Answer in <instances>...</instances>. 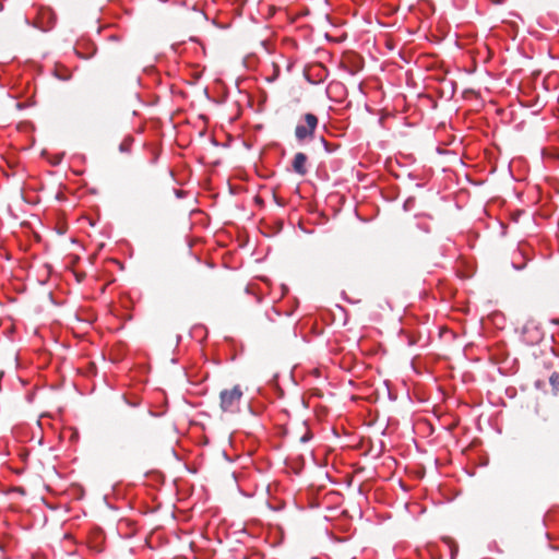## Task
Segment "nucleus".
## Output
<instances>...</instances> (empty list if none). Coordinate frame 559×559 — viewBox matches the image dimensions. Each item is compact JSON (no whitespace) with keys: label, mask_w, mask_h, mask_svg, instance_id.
Instances as JSON below:
<instances>
[{"label":"nucleus","mask_w":559,"mask_h":559,"mask_svg":"<svg viewBox=\"0 0 559 559\" xmlns=\"http://www.w3.org/2000/svg\"><path fill=\"white\" fill-rule=\"evenodd\" d=\"M2 9V5L0 4V10Z\"/></svg>","instance_id":"9"},{"label":"nucleus","mask_w":559,"mask_h":559,"mask_svg":"<svg viewBox=\"0 0 559 559\" xmlns=\"http://www.w3.org/2000/svg\"><path fill=\"white\" fill-rule=\"evenodd\" d=\"M545 338L543 329L535 322H527L522 329V341L527 345H537Z\"/></svg>","instance_id":"3"},{"label":"nucleus","mask_w":559,"mask_h":559,"mask_svg":"<svg viewBox=\"0 0 559 559\" xmlns=\"http://www.w3.org/2000/svg\"><path fill=\"white\" fill-rule=\"evenodd\" d=\"M549 382L554 386V389H557L559 385V372H552L549 377Z\"/></svg>","instance_id":"6"},{"label":"nucleus","mask_w":559,"mask_h":559,"mask_svg":"<svg viewBox=\"0 0 559 559\" xmlns=\"http://www.w3.org/2000/svg\"><path fill=\"white\" fill-rule=\"evenodd\" d=\"M243 392L240 385H234L230 389H225L219 393V407L222 412L236 414L239 412L240 402Z\"/></svg>","instance_id":"1"},{"label":"nucleus","mask_w":559,"mask_h":559,"mask_svg":"<svg viewBox=\"0 0 559 559\" xmlns=\"http://www.w3.org/2000/svg\"><path fill=\"white\" fill-rule=\"evenodd\" d=\"M321 141L324 144V146L326 147V150L329 151V143L325 141V139L321 138Z\"/></svg>","instance_id":"7"},{"label":"nucleus","mask_w":559,"mask_h":559,"mask_svg":"<svg viewBox=\"0 0 559 559\" xmlns=\"http://www.w3.org/2000/svg\"><path fill=\"white\" fill-rule=\"evenodd\" d=\"M305 124L295 128V136L299 142L311 140L314 136L319 120L316 115L308 112L304 116Z\"/></svg>","instance_id":"2"},{"label":"nucleus","mask_w":559,"mask_h":559,"mask_svg":"<svg viewBox=\"0 0 559 559\" xmlns=\"http://www.w3.org/2000/svg\"><path fill=\"white\" fill-rule=\"evenodd\" d=\"M307 162H308V157L305 153H302V152L296 153L294 156L293 163H292L293 170L296 174H298L299 176H305L308 173L307 167H306Z\"/></svg>","instance_id":"4"},{"label":"nucleus","mask_w":559,"mask_h":559,"mask_svg":"<svg viewBox=\"0 0 559 559\" xmlns=\"http://www.w3.org/2000/svg\"><path fill=\"white\" fill-rule=\"evenodd\" d=\"M2 376V373H0V377Z\"/></svg>","instance_id":"10"},{"label":"nucleus","mask_w":559,"mask_h":559,"mask_svg":"<svg viewBox=\"0 0 559 559\" xmlns=\"http://www.w3.org/2000/svg\"><path fill=\"white\" fill-rule=\"evenodd\" d=\"M132 141H133V140H132L131 138H127V139H124V140L121 142L120 146H119L120 151H121V152H129V151H130V146H131V144H132Z\"/></svg>","instance_id":"5"},{"label":"nucleus","mask_w":559,"mask_h":559,"mask_svg":"<svg viewBox=\"0 0 559 559\" xmlns=\"http://www.w3.org/2000/svg\"><path fill=\"white\" fill-rule=\"evenodd\" d=\"M552 322L559 324V319L558 320H552Z\"/></svg>","instance_id":"8"}]
</instances>
